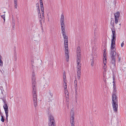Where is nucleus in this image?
<instances>
[{"label":"nucleus","mask_w":126,"mask_h":126,"mask_svg":"<svg viewBox=\"0 0 126 126\" xmlns=\"http://www.w3.org/2000/svg\"><path fill=\"white\" fill-rule=\"evenodd\" d=\"M115 23L117 24L119 18L120 16V14L119 12L117 11L114 14Z\"/></svg>","instance_id":"9b49d317"},{"label":"nucleus","mask_w":126,"mask_h":126,"mask_svg":"<svg viewBox=\"0 0 126 126\" xmlns=\"http://www.w3.org/2000/svg\"><path fill=\"white\" fill-rule=\"evenodd\" d=\"M81 58H77V77L78 79H79L81 76V64L80 63Z\"/></svg>","instance_id":"7ed1b4c3"},{"label":"nucleus","mask_w":126,"mask_h":126,"mask_svg":"<svg viewBox=\"0 0 126 126\" xmlns=\"http://www.w3.org/2000/svg\"><path fill=\"white\" fill-rule=\"evenodd\" d=\"M36 6L37 8L39 7V5L38 3H37L36 4Z\"/></svg>","instance_id":"7c9ffc66"},{"label":"nucleus","mask_w":126,"mask_h":126,"mask_svg":"<svg viewBox=\"0 0 126 126\" xmlns=\"http://www.w3.org/2000/svg\"><path fill=\"white\" fill-rule=\"evenodd\" d=\"M49 94L50 95V96H51V97H52L53 96V94L52 93L51 91H50L49 92Z\"/></svg>","instance_id":"c756f323"},{"label":"nucleus","mask_w":126,"mask_h":126,"mask_svg":"<svg viewBox=\"0 0 126 126\" xmlns=\"http://www.w3.org/2000/svg\"><path fill=\"white\" fill-rule=\"evenodd\" d=\"M70 122H71V118H70Z\"/></svg>","instance_id":"de8ad7c7"},{"label":"nucleus","mask_w":126,"mask_h":126,"mask_svg":"<svg viewBox=\"0 0 126 126\" xmlns=\"http://www.w3.org/2000/svg\"><path fill=\"white\" fill-rule=\"evenodd\" d=\"M14 25L13 26V27H14Z\"/></svg>","instance_id":"8fccbe9b"},{"label":"nucleus","mask_w":126,"mask_h":126,"mask_svg":"<svg viewBox=\"0 0 126 126\" xmlns=\"http://www.w3.org/2000/svg\"><path fill=\"white\" fill-rule=\"evenodd\" d=\"M124 41H123V42L122 43L121 45V47H123L124 46Z\"/></svg>","instance_id":"a878e982"},{"label":"nucleus","mask_w":126,"mask_h":126,"mask_svg":"<svg viewBox=\"0 0 126 126\" xmlns=\"http://www.w3.org/2000/svg\"><path fill=\"white\" fill-rule=\"evenodd\" d=\"M115 79V77L114 75H113V80H114V79Z\"/></svg>","instance_id":"4c0bfd02"},{"label":"nucleus","mask_w":126,"mask_h":126,"mask_svg":"<svg viewBox=\"0 0 126 126\" xmlns=\"http://www.w3.org/2000/svg\"><path fill=\"white\" fill-rule=\"evenodd\" d=\"M116 89V84H113V89Z\"/></svg>","instance_id":"cd10ccee"},{"label":"nucleus","mask_w":126,"mask_h":126,"mask_svg":"<svg viewBox=\"0 0 126 126\" xmlns=\"http://www.w3.org/2000/svg\"><path fill=\"white\" fill-rule=\"evenodd\" d=\"M40 5H43V1H40Z\"/></svg>","instance_id":"f704fd0d"},{"label":"nucleus","mask_w":126,"mask_h":126,"mask_svg":"<svg viewBox=\"0 0 126 126\" xmlns=\"http://www.w3.org/2000/svg\"><path fill=\"white\" fill-rule=\"evenodd\" d=\"M104 54H106V50L105 49L104 50Z\"/></svg>","instance_id":"e433bc0d"},{"label":"nucleus","mask_w":126,"mask_h":126,"mask_svg":"<svg viewBox=\"0 0 126 126\" xmlns=\"http://www.w3.org/2000/svg\"><path fill=\"white\" fill-rule=\"evenodd\" d=\"M49 83H48L47 82V83H45V85H44V86H47V87H48L49 85Z\"/></svg>","instance_id":"bb28decb"},{"label":"nucleus","mask_w":126,"mask_h":126,"mask_svg":"<svg viewBox=\"0 0 126 126\" xmlns=\"http://www.w3.org/2000/svg\"><path fill=\"white\" fill-rule=\"evenodd\" d=\"M77 81L76 80H75L74 81V86L75 87V91L76 92V102H77Z\"/></svg>","instance_id":"f8f14e48"},{"label":"nucleus","mask_w":126,"mask_h":126,"mask_svg":"<svg viewBox=\"0 0 126 126\" xmlns=\"http://www.w3.org/2000/svg\"><path fill=\"white\" fill-rule=\"evenodd\" d=\"M43 1L42 0H39V1Z\"/></svg>","instance_id":"49530a36"},{"label":"nucleus","mask_w":126,"mask_h":126,"mask_svg":"<svg viewBox=\"0 0 126 126\" xmlns=\"http://www.w3.org/2000/svg\"><path fill=\"white\" fill-rule=\"evenodd\" d=\"M115 45H111L110 47V55L111 58L113 59H115V56L116 54Z\"/></svg>","instance_id":"39448f33"},{"label":"nucleus","mask_w":126,"mask_h":126,"mask_svg":"<svg viewBox=\"0 0 126 126\" xmlns=\"http://www.w3.org/2000/svg\"><path fill=\"white\" fill-rule=\"evenodd\" d=\"M2 101H3L4 103V105L3 106V107L5 113L6 114V119L7 121L8 119V106L7 104L6 103L5 101L4 100V99H2Z\"/></svg>","instance_id":"1a4fd4ad"},{"label":"nucleus","mask_w":126,"mask_h":126,"mask_svg":"<svg viewBox=\"0 0 126 126\" xmlns=\"http://www.w3.org/2000/svg\"><path fill=\"white\" fill-rule=\"evenodd\" d=\"M38 15L39 16V22H40V24L41 25H42V18H41V14L40 13H38Z\"/></svg>","instance_id":"dca6fc26"},{"label":"nucleus","mask_w":126,"mask_h":126,"mask_svg":"<svg viewBox=\"0 0 126 126\" xmlns=\"http://www.w3.org/2000/svg\"><path fill=\"white\" fill-rule=\"evenodd\" d=\"M14 6L15 8L17 9V0H14Z\"/></svg>","instance_id":"f3484780"},{"label":"nucleus","mask_w":126,"mask_h":126,"mask_svg":"<svg viewBox=\"0 0 126 126\" xmlns=\"http://www.w3.org/2000/svg\"><path fill=\"white\" fill-rule=\"evenodd\" d=\"M103 56L104 57L103 58H106V54H103Z\"/></svg>","instance_id":"72a5a7b5"},{"label":"nucleus","mask_w":126,"mask_h":126,"mask_svg":"<svg viewBox=\"0 0 126 126\" xmlns=\"http://www.w3.org/2000/svg\"><path fill=\"white\" fill-rule=\"evenodd\" d=\"M113 84H115V82L114 80H113Z\"/></svg>","instance_id":"a19ab883"},{"label":"nucleus","mask_w":126,"mask_h":126,"mask_svg":"<svg viewBox=\"0 0 126 126\" xmlns=\"http://www.w3.org/2000/svg\"><path fill=\"white\" fill-rule=\"evenodd\" d=\"M112 105L114 111L115 112H117L118 108L117 99H112Z\"/></svg>","instance_id":"423d86ee"},{"label":"nucleus","mask_w":126,"mask_h":126,"mask_svg":"<svg viewBox=\"0 0 126 126\" xmlns=\"http://www.w3.org/2000/svg\"><path fill=\"white\" fill-rule=\"evenodd\" d=\"M94 36L95 37V39H96V38H97V33L94 32Z\"/></svg>","instance_id":"393cba45"},{"label":"nucleus","mask_w":126,"mask_h":126,"mask_svg":"<svg viewBox=\"0 0 126 126\" xmlns=\"http://www.w3.org/2000/svg\"><path fill=\"white\" fill-rule=\"evenodd\" d=\"M41 13L42 14V17H44V12H42Z\"/></svg>","instance_id":"473e14b6"},{"label":"nucleus","mask_w":126,"mask_h":126,"mask_svg":"<svg viewBox=\"0 0 126 126\" xmlns=\"http://www.w3.org/2000/svg\"><path fill=\"white\" fill-rule=\"evenodd\" d=\"M69 97L68 98H67V99H66V101H67V104H68V101H69Z\"/></svg>","instance_id":"c9c22d12"},{"label":"nucleus","mask_w":126,"mask_h":126,"mask_svg":"<svg viewBox=\"0 0 126 126\" xmlns=\"http://www.w3.org/2000/svg\"><path fill=\"white\" fill-rule=\"evenodd\" d=\"M43 18L44 19V17H42V19L43 20Z\"/></svg>","instance_id":"a18cd8bd"},{"label":"nucleus","mask_w":126,"mask_h":126,"mask_svg":"<svg viewBox=\"0 0 126 126\" xmlns=\"http://www.w3.org/2000/svg\"><path fill=\"white\" fill-rule=\"evenodd\" d=\"M40 6L41 7V8H43L44 7H43V5H40Z\"/></svg>","instance_id":"37998d69"},{"label":"nucleus","mask_w":126,"mask_h":126,"mask_svg":"<svg viewBox=\"0 0 126 126\" xmlns=\"http://www.w3.org/2000/svg\"><path fill=\"white\" fill-rule=\"evenodd\" d=\"M36 77L35 74L34 72L32 73V93L33 96L34 105L35 108L37 105V96L36 87V83L35 81Z\"/></svg>","instance_id":"f03ea898"},{"label":"nucleus","mask_w":126,"mask_h":126,"mask_svg":"<svg viewBox=\"0 0 126 126\" xmlns=\"http://www.w3.org/2000/svg\"><path fill=\"white\" fill-rule=\"evenodd\" d=\"M31 62H32V67H33V65H32V64L33 63H34V62L33 61H31Z\"/></svg>","instance_id":"c03bdc74"},{"label":"nucleus","mask_w":126,"mask_h":126,"mask_svg":"<svg viewBox=\"0 0 126 126\" xmlns=\"http://www.w3.org/2000/svg\"><path fill=\"white\" fill-rule=\"evenodd\" d=\"M1 17L3 18L4 19V21H5V15H3L2 16H1Z\"/></svg>","instance_id":"b1692460"},{"label":"nucleus","mask_w":126,"mask_h":126,"mask_svg":"<svg viewBox=\"0 0 126 126\" xmlns=\"http://www.w3.org/2000/svg\"><path fill=\"white\" fill-rule=\"evenodd\" d=\"M63 87L65 90V94L66 98L68 97V90L66 89L67 84H66V75L65 74V72L64 71L63 72Z\"/></svg>","instance_id":"20e7f679"},{"label":"nucleus","mask_w":126,"mask_h":126,"mask_svg":"<svg viewBox=\"0 0 126 126\" xmlns=\"http://www.w3.org/2000/svg\"><path fill=\"white\" fill-rule=\"evenodd\" d=\"M48 126H56L54 117L51 114L48 116Z\"/></svg>","instance_id":"6e6552de"},{"label":"nucleus","mask_w":126,"mask_h":126,"mask_svg":"<svg viewBox=\"0 0 126 126\" xmlns=\"http://www.w3.org/2000/svg\"><path fill=\"white\" fill-rule=\"evenodd\" d=\"M75 121H71V126H75Z\"/></svg>","instance_id":"412c9836"},{"label":"nucleus","mask_w":126,"mask_h":126,"mask_svg":"<svg viewBox=\"0 0 126 126\" xmlns=\"http://www.w3.org/2000/svg\"><path fill=\"white\" fill-rule=\"evenodd\" d=\"M111 25L113 26V28H114V22L112 23H111Z\"/></svg>","instance_id":"79ce46f5"},{"label":"nucleus","mask_w":126,"mask_h":126,"mask_svg":"<svg viewBox=\"0 0 126 126\" xmlns=\"http://www.w3.org/2000/svg\"><path fill=\"white\" fill-rule=\"evenodd\" d=\"M120 54H119L117 53V56L118 58L119 57H120Z\"/></svg>","instance_id":"58836bf2"},{"label":"nucleus","mask_w":126,"mask_h":126,"mask_svg":"<svg viewBox=\"0 0 126 126\" xmlns=\"http://www.w3.org/2000/svg\"><path fill=\"white\" fill-rule=\"evenodd\" d=\"M113 91L112 95V99H117L116 95V89H113Z\"/></svg>","instance_id":"2eb2a0df"},{"label":"nucleus","mask_w":126,"mask_h":126,"mask_svg":"<svg viewBox=\"0 0 126 126\" xmlns=\"http://www.w3.org/2000/svg\"><path fill=\"white\" fill-rule=\"evenodd\" d=\"M103 63L104 64H106L107 63V58H103Z\"/></svg>","instance_id":"6ab92c4d"},{"label":"nucleus","mask_w":126,"mask_h":126,"mask_svg":"<svg viewBox=\"0 0 126 126\" xmlns=\"http://www.w3.org/2000/svg\"><path fill=\"white\" fill-rule=\"evenodd\" d=\"M76 53L77 54V58H81L80 54V49L79 46L77 47L76 51Z\"/></svg>","instance_id":"ddd939ff"},{"label":"nucleus","mask_w":126,"mask_h":126,"mask_svg":"<svg viewBox=\"0 0 126 126\" xmlns=\"http://www.w3.org/2000/svg\"><path fill=\"white\" fill-rule=\"evenodd\" d=\"M94 61L92 60L91 62V65L92 66H93L94 65Z\"/></svg>","instance_id":"5701e85b"},{"label":"nucleus","mask_w":126,"mask_h":126,"mask_svg":"<svg viewBox=\"0 0 126 126\" xmlns=\"http://www.w3.org/2000/svg\"><path fill=\"white\" fill-rule=\"evenodd\" d=\"M4 119L3 116V115H1V121L2 122H4Z\"/></svg>","instance_id":"4be33fe9"},{"label":"nucleus","mask_w":126,"mask_h":126,"mask_svg":"<svg viewBox=\"0 0 126 126\" xmlns=\"http://www.w3.org/2000/svg\"><path fill=\"white\" fill-rule=\"evenodd\" d=\"M112 34L111 35L112 39L111 40V45H115V41L116 38V35L115 32L114 28L111 29Z\"/></svg>","instance_id":"0eeeda50"},{"label":"nucleus","mask_w":126,"mask_h":126,"mask_svg":"<svg viewBox=\"0 0 126 126\" xmlns=\"http://www.w3.org/2000/svg\"><path fill=\"white\" fill-rule=\"evenodd\" d=\"M62 33L63 38L64 40V47L65 48V56L67 62H68L69 60V55L68 48V38L66 36L65 31V25L64 23V17L63 14H62L60 19Z\"/></svg>","instance_id":"f257e3e1"},{"label":"nucleus","mask_w":126,"mask_h":126,"mask_svg":"<svg viewBox=\"0 0 126 126\" xmlns=\"http://www.w3.org/2000/svg\"><path fill=\"white\" fill-rule=\"evenodd\" d=\"M107 66L106 65V64H104V65L103 66V68L104 70H106L107 68Z\"/></svg>","instance_id":"aec40b11"},{"label":"nucleus","mask_w":126,"mask_h":126,"mask_svg":"<svg viewBox=\"0 0 126 126\" xmlns=\"http://www.w3.org/2000/svg\"><path fill=\"white\" fill-rule=\"evenodd\" d=\"M106 74V70H105L103 72V76L104 77H105Z\"/></svg>","instance_id":"a211bd4d"},{"label":"nucleus","mask_w":126,"mask_h":126,"mask_svg":"<svg viewBox=\"0 0 126 126\" xmlns=\"http://www.w3.org/2000/svg\"><path fill=\"white\" fill-rule=\"evenodd\" d=\"M121 24H119V25L120 26V25H121Z\"/></svg>","instance_id":"09e8293b"},{"label":"nucleus","mask_w":126,"mask_h":126,"mask_svg":"<svg viewBox=\"0 0 126 126\" xmlns=\"http://www.w3.org/2000/svg\"><path fill=\"white\" fill-rule=\"evenodd\" d=\"M41 9L42 12L44 11V8H41Z\"/></svg>","instance_id":"ea45409f"},{"label":"nucleus","mask_w":126,"mask_h":126,"mask_svg":"<svg viewBox=\"0 0 126 126\" xmlns=\"http://www.w3.org/2000/svg\"><path fill=\"white\" fill-rule=\"evenodd\" d=\"M75 109L74 108H72L71 109L72 115L71 116V121H75V114L74 112Z\"/></svg>","instance_id":"4468645a"},{"label":"nucleus","mask_w":126,"mask_h":126,"mask_svg":"<svg viewBox=\"0 0 126 126\" xmlns=\"http://www.w3.org/2000/svg\"><path fill=\"white\" fill-rule=\"evenodd\" d=\"M37 10H38V13H40L39 7L38 8L37 7Z\"/></svg>","instance_id":"c85d7f7f"},{"label":"nucleus","mask_w":126,"mask_h":126,"mask_svg":"<svg viewBox=\"0 0 126 126\" xmlns=\"http://www.w3.org/2000/svg\"><path fill=\"white\" fill-rule=\"evenodd\" d=\"M118 62H119L120 61L121 57H118Z\"/></svg>","instance_id":"2f4dec72"},{"label":"nucleus","mask_w":126,"mask_h":126,"mask_svg":"<svg viewBox=\"0 0 126 126\" xmlns=\"http://www.w3.org/2000/svg\"><path fill=\"white\" fill-rule=\"evenodd\" d=\"M115 59H112L110 63V66L112 71H113L115 68Z\"/></svg>","instance_id":"9d476101"}]
</instances>
